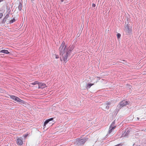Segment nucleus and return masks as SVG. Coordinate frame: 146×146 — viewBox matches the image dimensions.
I'll list each match as a JSON object with an SVG mask.
<instances>
[{
    "instance_id": "1",
    "label": "nucleus",
    "mask_w": 146,
    "mask_h": 146,
    "mask_svg": "<svg viewBox=\"0 0 146 146\" xmlns=\"http://www.w3.org/2000/svg\"><path fill=\"white\" fill-rule=\"evenodd\" d=\"M60 60L63 61L65 63L68 61V57L71 52V50L68 49V47L65 45V43L63 42L59 49Z\"/></svg>"
},
{
    "instance_id": "2",
    "label": "nucleus",
    "mask_w": 146,
    "mask_h": 146,
    "mask_svg": "<svg viewBox=\"0 0 146 146\" xmlns=\"http://www.w3.org/2000/svg\"><path fill=\"white\" fill-rule=\"evenodd\" d=\"M10 97L11 99L16 102H20L23 104H25V102L24 101L21 100L19 98L15 96L11 95L10 96Z\"/></svg>"
},
{
    "instance_id": "3",
    "label": "nucleus",
    "mask_w": 146,
    "mask_h": 146,
    "mask_svg": "<svg viewBox=\"0 0 146 146\" xmlns=\"http://www.w3.org/2000/svg\"><path fill=\"white\" fill-rule=\"evenodd\" d=\"M128 104V102L125 100H123L119 104V108H121L123 106H125L126 105Z\"/></svg>"
},
{
    "instance_id": "4",
    "label": "nucleus",
    "mask_w": 146,
    "mask_h": 146,
    "mask_svg": "<svg viewBox=\"0 0 146 146\" xmlns=\"http://www.w3.org/2000/svg\"><path fill=\"white\" fill-rule=\"evenodd\" d=\"M113 102L112 101H107L105 104L106 106V108L107 109H109L110 107V105L111 104H113V105H114V104L113 103Z\"/></svg>"
},
{
    "instance_id": "5",
    "label": "nucleus",
    "mask_w": 146,
    "mask_h": 146,
    "mask_svg": "<svg viewBox=\"0 0 146 146\" xmlns=\"http://www.w3.org/2000/svg\"><path fill=\"white\" fill-rule=\"evenodd\" d=\"M114 123L113 122L110 127L108 131L109 134L111 133L112 131L116 127V126H114L113 125Z\"/></svg>"
},
{
    "instance_id": "6",
    "label": "nucleus",
    "mask_w": 146,
    "mask_h": 146,
    "mask_svg": "<svg viewBox=\"0 0 146 146\" xmlns=\"http://www.w3.org/2000/svg\"><path fill=\"white\" fill-rule=\"evenodd\" d=\"M38 85V88H42L43 89L46 87V86L45 84L42 83H39V82Z\"/></svg>"
},
{
    "instance_id": "7",
    "label": "nucleus",
    "mask_w": 146,
    "mask_h": 146,
    "mask_svg": "<svg viewBox=\"0 0 146 146\" xmlns=\"http://www.w3.org/2000/svg\"><path fill=\"white\" fill-rule=\"evenodd\" d=\"M16 142L18 145H21L23 144V141L21 138H18L17 139Z\"/></svg>"
},
{
    "instance_id": "8",
    "label": "nucleus",
    "mask_w": 146,
    "mask_h": 146,
    "mask_svg": "<svg viewBox=\"0 0 146 146\" xmlns=\"http://www.w3.org/2000/svg\"><path fill=\"white\" fill-rule=\"evenodd\" d=\"M54 119V118H50L47 119L46 120L45 122L44 123V126L43 127H44V128L45 127V126L49 122L52 120H53Z\"/></svg>"
},
{
    "instance_id": "9",
    "label": "nucleus",
    "mask_w": 146,
    "mask_h": 146,
    "mask_svg": "<svg viewBox=\"0 0 146 146\" xmlns=\"http://www.w3.org/2000/svg\"><path fill=\"white\" fill-rule=\"evenodd\" d=\"M86 141V138H84L78 141V143L80 144H84Z\"/></svg>"
},
{
    "instance_id": "10",
    "label": "nucleus",
    "mask_w": 146,
    "mask_h": 146,
    "mask_svg": "<svg viewBox=\"0 0 146 146\" xmlns=\"http://www.w3.org/2000/svg\"><path fill=\"white\" fill-rule=\"evenodd\" d=\"M94 84L88 83L86 85V88L88 89L89 88Z\"/></svg>"
},
{
    "instance_id": "11",
    "label": "nucleus",
    "mask_w": 146,
    "mask_h": 146,
    "mask_svg": "<svg viewBox=\"0 0 146 146\" xmlns=\"http://www.w3.org/2000/svg\"><path fill=\"white\" fill-rule=\"evenodd\" d=\"M0 52L4 53L6 54H8L9 53L8 50H2L0 51Z\"/></svg>"
},
{
    "instance_id": "12",
    "label": "nucleus",
    "mask_w": 146,
    "mask_h": 146,
    "mask_svg": "<svg viewBox=\"0 0 146 146\" xmlns=\"http://www.w3.org/2000/svg\"><path fill=\"white\" fill-rule=\"evenodd\" d=\"M39 84V82L37 81H35L34 82L32 83L31 84H32L33 85H35L36 84Z\"/></svg>"
},
{
    "instance_id": "13",
    "label": "nucleus",
    "mask_w": 146,
    "mask_h": 146,
    "mask_svg": "<svg viewBox=\"0 0 146 146\" xmlns=\"http://www.w3.org/2000/svg\"><path fill=\"white\" fill-rule=\"evenodd\" d=\"M117 36L118 39L121 37V34L120 33H118L117 35Z\"/></svg>"
},
{
    "instance_id": "14",
    "label": "nucleus",
    "mask_w": 146,
    "mask_h": 146,
    "mask_svg": "<svg viewBox=\"0 0 146 146\" xmlns=\"http://www.w3.org/2000/svg\"><path fill=\"white\" fill-rule=\"evenodd\" d=\"M3 14L2 13H0V19H1L3 16Z\"/></svg>"
},
{
    "instance_id": "15",
    "label": "nucleus",
    "mask_w": 146,
    "mask_h": 146,
    "mask_svg": "<svg viewBox=\"0 0 146 146\" xmlns=\"http://www.w3.org/2000/svg\"><path fill=\"white\" fill-rule=\"evenodd\" d=\"M22 6L21 5H19V9H20V10H21V9Z\"/></svg>"
},
{
    "instance_id": "16",
    "label": "nucleus",
    "mask_w": 146,
    "mask_h": 146,
    "mask_svg": "<svg viewBox=\"0 0 146 146\" xmlns=\"http://www.w3.org/2000/svg\"><path fill=\"white\" fill-rule=\"evenodd\" d=\"M59 58V56L58 55H56L55 58L56 59L58 58Z\"/></svg>"
},
{
    "instance_id": "17",
    "label": "nucleus",
    "mask_w": 146,
    "mask_h": 146,
    "mask_svg": "<svg viewBox=\"0 0 146 146\" xmlns=\"http://www.w3.org/2000/svg\"><path fill=\"white\" fill-rule=\"evenodd\" d=\"M92 6L93 7H94L96 6V5L95 4L93 3L92 5Z\"/></svg>"
},
{
    "instance_id": "18",
    "label": "nucleus",
    "mask_w": 146,
    "mask_h": 146,
    "mask_svg": "<svg viewBox=\"0 0 146 146\" xmlns=\"http://www.w3.org/2000/svg\"><path fill=\"white\" fill-rule=\"evenodd\" d=\"M28 134H25V135H24V136L25 138L28 136Z\"/></svg>"
},
{
    "instance_id": "19",
    "label": "nucleus",
    "mask_w": 146,
    "mask_h": 146,
    "mask_svg": "<svg viewBox=\"0 0 146 146\" xmlns=\"http://www.w3.org/2000/svg\"><path fill=\"white\" fill-rule=\"evenodd\" d=\"M63 1H64L63 0H61V1H62V2Z\"/></svg>"
},
{
    "instance_id": "20",
    "label": "nucleus",
    "mask_w": 146,
    "mask_h": 146,
    "mask_svg": "<svg viewBox=\"0 0 146 146\" xmlns=\"http://www.w3.org/2000/svg\"><path fill=\"white\" fill-rule=\"evenodd\" d=\"M127 29L129 30V27H127Z\"/></svg>"
},
{
    "instance_id": "21",
    "label": "nucleus",
    "mask_w": 146,
    "mask_h": 146,
    "mask_svg": "<svg viewBox=\"0 0 146 146\" xmlns=\"http://www.w3.org/2000/svg\"><path fill=\"white\" fill-rule=\"evenodd\" d=\"M91 77H90V78H89V79H91Z\"/></svg>"
},
{
    "instance_id": "22",
    "label": "nucleus",
    "mask_w": 146,
    "mask_h": 146,
    "mask_svg": "<svg viewBox=\"0 0 146 146\" xmlns=\"http://www.w3.org/2000/svg\"><path fill=\"white\" fill-rule=\"evenodd\" d=\"M137 119L138 120V119H139V118H138V117L137 118Z\"/></svg>"
},
{
    "instance_id": "23",
    "label": "nucleus",
    "mask_w": 146,
    "mask_h": 146,
    "mask_svg": "<svg viewBox=\"0 0 146 146\" xmlns=\"http://www.w3.org/2000/svg\"><path fill=\"white\" fill-rule=\"evenodd\" d=\"M1 2V1H0V2Z\"/></svg>"
}]
</instances>
